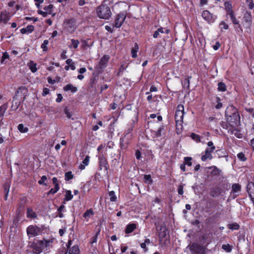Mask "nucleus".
Wrapping results in <instances>:
<instances>
[{"label":"nucleus","instance_id":"1","mask_svg":"<svg viewBox=\"0 0 254 254\" xmlns=\"http://www.w3.org/2000/svg\"><path fill=\"white\" fill-rule=\"evenodd\" d=\"M225 116L227 122L231 126L234 127L237 125L240 117L237 109L234 106H229L227 107L225 111Z\"/></svg>","mask_w":254,"mask_h":254},{"label":"nucleus","instance_id":"2","mask_svg":"<svg viewBox=\"0 0 254 254\" xmlns=\"http://www.w3.org/2000/svg\"><path fill=\"white\" fill-rule=\"evenodd\" d=\"M96 13L98 17L104 19H109L112 15L110 7L106 4H101L98 6Z\"/></svg>","mask_w":254,"mask_h":254},{"label":"nucleus","instance_id":"3","mask_svg":"<svg viewBox=\"0 0 254 254\" xmlns=\"http://www.w3.org/2000/svg\"><path fill=\"white\" fill-rule=\"evenodd\" d=\"M184 115V107L182 105H179L175 114V120L177 127L181 126Z\"/></svg>","mask_w":254,"mask_h":254},{"label":"nucleus","instance_id":"4","mask_svg":"<svg viewBox=\"0 0 254 254\" xmlns=\"http://www.w3.org/2000/svg\"><path fill=\"white\" fill-rule=\"evenodd\" d=\"M242 25L246 29H249L252 23V16L250 12L246 11L242 19Z\"/></svg>","mask_w":254,"mask_h":254},{"label":"nucleus","instance_id":"5","mask_svg":"<svg viewBox=\"0 0 254 254\" xmlns=\"http://www.w3.org/2000/svg\"><path fill=\"white\" fill-rule=\"evenodd\" d=\"M26 231L29 237H35L42 233V229L37 226L30 225L28 227Z\"/></svg>","mask_w":254,"mask_h":254},{"label":"nucleus","instance_id":"6","mask_svg":"<svg viewBox=\"0 0 254 254\" xmlns=\"http://www.w3.org/2000/svg\"><path fill=\"white\" fill-rule=\"evenodd\" d=\"M31 248H32L33 253L36 254H40L44 250L43 244L41 240L32 243Z\"/></svg>","mask_w":254,"mask_h":254},{"label":"nucleus","instance_id":"7","mask_svg":"<svg viewBox=\"0 0 254 254\" xmlns=\"http://www.w3.org/2000/svg\"><path fill=\"white\" fill-rule=\"evenodd\" d=\"M190 249L192 254H205V248L196 244H192Z\"/></svg>","mask_w":254,"mask_h":254},{"label":"nucleus","instance_id":"8","mask_svg":"<svg viewBox=\"0 0 254 254\" xmlns=\"http://www.w3.org/2000/svg\"><path fill=\"white\" fill-rule=\"evenodd\" d=\"M202 16L209 23L214 22L216 19V16L212 15L208 10H204L202 13Z\"/></svg>","mask_w":254,"mask_h":254},{"label":"nucleus","instance_id":"9","mask_svg":"<svg viewBox=\"0 0 254 254\" xmlns=\"http://www.w3.org/2000/svg\"><path fill=\"white\" fill-rule=\"evenodd\" d=\"M247 189L251 199L254 203V184L252 182L249 183L247 186Z\"/></svg>","mask_w":254,"mask_h":254},{"label":"nucleus","instance_id":"10","mask_svg":"<svg viewBox=\"0 0 254 254\" xmlns=\"http://www.w3.org/2000/svg\"><path fill=\"white\" fill-rule=\"evenodd\" d=\"M55 239L54 238H50L47 240H41L43 244L44 250L45 251H48L52 247V244L53 243Z\"/></svg>","mask_w":254,"mask_h":254},{"label":"nucleus","instance_id":"11","mask_svg":"<svg viewBox=\"0 0 254 254\" xmlns=\"http://www.w3.org/2000/svg\"><path fill=\"white\" fill-rule=\"evenodd\" d=\"M125 18L124 14H118L116 18L114 26L116 28L120 27L125 21Z\"/></svg>","mask_w":254,"mask_h":254},{"label":"nucleus","instance_id":"12","mask_svg":"<svg viewBox=\"0 0 254 254\" xmlns=\"http://www.w3.org/2000/svg\"><path fill=\"white\" fill-rule=\"evenodd\" d=\"M212 151L209 150V148H206L205 150L204 154L202 153L201 160L202 161H205L207 159L211 160L212 158L211 153Z\"/></svg>","mask_w":254,"mask_h":254},{"label":"nucleus","instance_id":"13","mask_svg":"<svg viewBox=\"0 0 254 254\" xmlns=\"http://www.w3.org/2000/svg\"><path fill=\"white\" fill-rule=\"evenodd\" d=\"M170 31L169 29H167V28H162V27H160L158 29V30L157 31H156L154 34H153V38H158L160 34L161 33H165L166 34H168L169 33Z\"/></svg>","mask_w":254,"mask_h":254},{"label":"nucleus","instance_id":"14","mask_svg":"<svg viewBox=\"0 0 254 254\" xmlns=\"http://www.w3.org/2000/svg\"><path fill=\"white\" fill-rule=\"evenodd\" d=\"M109 59L110 57L108 55H105L100 59L99 65L101 68H103L106 66Z\"/></svg>","mask_w":254,"mask_h":254},{"label":"nucleus","instance_id":"15","mask_svg":"<svg viewBox=\"0 0 254 254\" xmlns=\"http://www.w3.org/2000/svg\"><path fill=\"white\" fill-rule=\"evenodd\" d=\"M34 30V27L33 25H28L25 28H22L20 30V32L22 34H29L32 33Z\"/></svg>","mask_w":254,"mask_h":254},{"label":"nucleus","instance_id":"16","mask_svg":"<svg viewBox=\"0 0 254 254\" xmlns=\"http://www.w3.org/2000/svg\"><path fill=\"white\" fill-rule=\"evenodd\" d=\"M64 90L65 91H70L72 93H75L77 91V88L72 84H68L64 87Z\"/></svg>","mask_w":254,"mask_h":254},{"label":"nucleus","instance_id":"17","mask_svg":"<svg viewBox=\"0 0 254 254\" xmlns=\"http://www.w3.org/2000/svg\"><path fill=\"white\" fill-rule=\"evenodd\" d=\"M9 16L6 12H1L0 15V21L6 23L9 20Z\"/></svg>","mask_w":254,"mask_h":254},{"label":"nucleus","instance_id":"18","mask_svg":"<svg viewBox=\"0 0 254 254\" xmlns=\"http://www.w3.org/2000/svg\"><path fill=\"white\" fill-rule=\"evenodd\" d=\"M136 228V225L134 223L130 224L127 225L125 230L126 234L131 233Z\"/></svg>","mask_w":254,"mask_h":254},{"label":"nucleus","instance_id":"19","mask_svg":"<svg viewBox=\"0 0 254 254\" xmlns=\"http://www.w3.org/2000/svg\"><path fill=\"white\" fill-rule=\"evenodd\" d=\"M29 69L31 71L34 73L37 70V68L36 67L37 64L33 61H30L27 64Z\"/></svg>","mask_w":254,"mask_h":254},{"label":"nucleus","instance_id":"20","mask_svg":"<svg viewBox=\"0 0 254 254\" xmlns=\"http://www.w3.org/2000/svg\"><path fill=\"white\" fill-rule=\"evenodd\" d=\"M241 190V186L238 184H235L232 186V192L236 195L238 194Z\"/></svg>","mask_w":254,"mask_h":254},{"label":"nucleus","instance_id":"21","mask_svg":"<svg viewBox=\"0 0 254 254\" xmlns=\"http://www.w3.org/2000/svg\"><path fill=\"white\" fill-rule=\"evenodd\" d=\"M230 17V19L231 21H232L233 23L235 25H238L239 27H240V25L239 24V21L236 19L235 16L234 14V12H231L230 13H228V14Z\"/></svg>","mask_w":254,"mask_h":254},{"label":"nucleus","instance_id":"22","mask_svg":"<svg viewBox=\"0 0 254 254\" xmlns=\"http://www.w3.org/2000/svg\"><path fill=\"white\" fill-rule=\"evenodd\" d=\"M69 254H79V250L78 247L76 245L73 246L69 250Z\"/></svg>","mask_w":254,"mask_h":254},{"label":"nucleus","instance_id":"23","mask_svg":"<svg viewBox=\"0 0 254 254\" xmlns=\"http://www.w3.org/2000/svg\"><path fill=\"white\" fill-rule=\"evenodd\" d=\"M27 216L28 218H34L36 217L37 215L35 212L31 208H28L27 210Z\"/></svg>","mask_w":254,"mask_h":254},{"label":"nucleus","instance_id":"24","mask_svg":"<svg viewBox=\"0 0 254 254\" xmlns=\"http://www.w3.org/2000/svg\"><path fill=\"white\" fill-rule=\"evenodd\" d=\"M167 233V230L166 228L164 227H161L160 229V232H159V236L160 238L165 237Z\"/></svg>","mask_w":254,"mask_h":254},{"label":"nucleus","instance_id":"25","mask_svg":"<svg viewBox=\"0 0 254 254\" xmlns=\"http://www.w3.org/2000/svg\"><path fill=\"white\" fill-rule=\"evenodd\" d=\"M73 198V195L71 194V191L70 190H66L65 197L64 198V201H69L71 200Z\"/></svg>","mask_w":254,"mask_h":254},{"label":"nucleus","instance_id":"26","mask_svg":"<svg viewBox=\"0 0 254 254\" xmlns=\"http://www.w3.org/2000/svg\"><path fill=\"white\" fill-rule=\"evenodd\" d=\"M138 48L139 47L138 45L135 43L134 48L131 50V56L132 58H135L137 57V53L138 52Z\"/></svg>","mask_w":254,"mask_h":254},{"label":"nucleus","instance_id":"27","mask_svg":"<svg viewBox=\"0 0 254 254\" xmlns=\"http://www.w3.org/2000/svg\"><path fill=\"white\" fill-rule=\"evenodd\" d=\"M79 44V42L77 40L71 39V44L69 46V47L70 48L76 49L78 47Z\"/></svg>","mask_w":254,"mask_h":254},{"label":"nucleus","instance_id":"28","mask_svg":"<svg viewBox=\"0 0 254 254\" xmlns=\"http://www.w3.org/2000/svg\"><path fill=\"white\" fill-rule=\"evenodd\" d=\"M65 62H66V64L68 65H69V67H70V68L71 70H74L75 69V66L74 63L71 59H68Z\"/></svg>","mask_w":254,"mask_h":254},{"label":"nucleus","instance_id":"29","mask_svg":"<svg viewBox=\"0 0 254 254\" xmlns=\"http://www.w3.org/2000/svg\"><path fill=\"white\" fill-rule=\"evenodd\" d=\"M94 213L93 210L91 209H90L86 211L84 214H83V217L86 219H88L90 218L91 216L93 215Z\"/></svg>","mask_w":254,"mask_h":254},{"label":"nucleus","instance_id":"30","mask_svg":"<svg viewBox=\"0 0 254 254\" xmlns=\"http://www.w3.org/2000/svg\"><path fill=\"white\" fill-rule=\"evenodd\" d=\"M109 196L111 201L114 202L117 200V198L115 194V192L114 191H110L109 192Z\"/></svg>","mask_w":254,"mask_h":254},{"label":"nucleus","instance_id":"31","mask_svg":"<svg viewBox=\"0 0 254 254\" xmlns=\"http://www.w3.org/2000/svg\"><path fill=\"white\" fill-rule=\"evenodd\" d=\"M164 130V127H160L157 131H154V135L156 137H160L162 134V131Z\"/></svg>","mask_w":254,"mask_h":254},{"label":"nucleus","instance_id":"32","mask_svg":"<svg viewBox=\"0 0 254 254\" xmlns=\"http://www.w3.org/2000/svg\"><path fill=\"white\" fill-rule=\"evenodd\" d=\"M218 90L219 91L224 92L226 90V86L223 82H219L218 84Z\"/></svg>","mask_w":254,"mask_h":254},{"label":"nucleus","instance_id":"33","mask_svg":"<svg viewBox=\"0 0 254 254\" xmlns=\"http://www.w3.org/2000/svg\"><path fill=\"white\" fill-rule=\"evenodd\" d=\"M18 129L22 133L27 132L28 130V128L24 127L23 125L22 124H20L18 126Z\"/></svg>","mask_w":254,"mask_h":254},{"label":"nucleus","instance_id":"34","mask_svg":"<svg viewBox=\"0 0 254 254\" xmlns=\"http://www.w3.org/2000/svg\"><path fill=\"white\" fill-rule=\"evenodd\" d=\"M224 5L225 9L227 11V14H228V13H230V11L233 12V11L232 10V5L229 2H226L224 4Z\"/></svg>","mask_w":254,"mask_h":254},{"label":"nucleus","instance_id":"35","mask_svg":"<svg viewBox=\"0 0 254 254\" xmlns=\"http://www.w3.org/2000/svg\"><path fill=\"white\" fill-rule=\"evenodd\" d=\"M222 249L227 253H230L232 251V247L229 244L223 245L222 246Z\"/></svg>","mask_w":254,"mask_h":254},{"label":"nucleus","instance_id":"36","mask_svg":"<svg viewBox=\"0 0 254 254\" xmlns=\"http://www.w3.org/2000/svg\"><path fill=\"white\" fill-rule=\"evenodd\" d=\"M210 169L212 170L211 173L214 175H217L219 174L220 170L215 166H212L209 168Z\"/></svg>","mask_w":254,"mask_h":254},{"label":"nucleus","instance_id":"37","mask_svg":"<svg viewBox=\"0 0 254 254\" xmlns=\"http://www.w3.org/2000/svg\"><path fill=\"white\" fill-rule=\"evenodd\" d=\"M144 179L145 180V183L148 184H151L152 183V180L151 179V177L150 175H145L144 176Z\"/></svg>","mask_w":254,"mask_h":254},{"label":"nucleus","instance_id":"38","mask_svg":"<svg viewBox=\"0 0 254 254\" xmlns=\"http://www.w3.org/2000/svg\"><path fill=\"white\" fill-rule=\"evenodd\" d=\"M229 229L231 230H238L239 229V225L237 223L230 224L228 225Z\"/></svg>","mask_w":254,"mask_h":254},{"label":"nucleus","instance_id":"39","mask_svg":"<svg viewBox=\"0 0 254 254\" xmlns=\"http://www.w3.org/2000/svg\"><path fill=\"white\" fill-rule=\"evenodd\" d=\"M191 158L189 157H186L184 158V164L188 165L189 166H190L192 164L191 162Z\"/></svg>","mask_w":254,"mask_h":254},{"label":"nucleus","instance_id":"40","mask_svg":"<svg viewBox=\"0 0 254 254\" xmlns=\"http://www.w3.org/2000/svg\"><path fill=\"white\" fill-rule=\"evenodd\" d=\"M49 43L48 40H45L44 41L43 44L41 45V48L43 49V51H47L48 50L47 45Z\"/></svg>","mask_w":254,"mask_h":254},{"label":"nucleus","instance_id":"41","mask_svg":"<svg viewBox=\"0 0 254 254\" xmlns=\"http://www.w3.org/2000/svg\"><path fill=\"white\" fill-rule=\"evenodd\" d=\"M73 178V175L71 172H67L65 174V180L69 181Z\"/></svg>","mask_w":254,"mask_h":254},{"label":"nucleus","instance_id":"42","mask_svg":"<svg viewBox=\"0 0 254 254\" xmlns=\"http://www.w3.org/2000/svg\"><path fill=\"white\" fill-rule=\"evenodd\" d=\"M37 12L39 14L42 15L44 17H47L48 14H51V12L43 11L41 10H38Z\"/></svg>","mask_w":254,"mask_h":254},{"label":"nucleus","instance_id":"43","mask_svg":"<svg viewBox=\"0 0 254 254\" xmlns=\"http://www.w3.org/2000/svg\"><path fill=\"white\" fill-rule=\"evenodd\" d=\"M237 157L239 158V159L242 161H245L246 160V158L245 157V154L242 153L240 152L237 154Z\"/></svg>","mask_w":254,"mask_h":254},{"label":"nucleus","instance_id":"44","mask_svg":"<svg viewBox=\"0 0 254 254\" xmlns=\"http://www.w3.org/2000/svg\"><path fill=\"white\" fill-rule=\"evenodd\" d=\"M9 55L7 52H4L3 53V55L1 60V63H3L5 61L8 59H9Z\"/></svg>","mask_w":254,"mask_h":254},{"label":"nucleus","instance_id":"45","mask_svg":"<svg viewBox=\"0 0 254 254\" xmlns=\"http://www.w3.org/2000/svg\"><path fill=\"white\" fill-rule=\"evenodd\" d=\"M4 192H5V199H6L9 190V186L8 185H5L4 186Z\"/></svg>","mask_w":254,"mask_h":254},{"label":"nucleus","instance_id":"46","mask_svg":"<svg viewBox=\"0 0 254 254\" xmlns=\"http://www.w3.org/2000/svg\"><path fill=\"white\" fill-rule=\"evenodd\" d=\"M246 3H247L250 9H252L254 7V3L253 0H246Z\"/></svg>","mask_w":254,"mask_h":254},{"label":"nucleus","instance_id":"47","mask_svg":"<svg viewBox=\"0 0 254 254\" xmlns=\"http://www.w3.org/2000/svg\"><path fill=\"white\" fill-rule=\"evenodd\" d=\"M47 178L46 176H43L41 179L38 181V184L40 185H46L44 182L47 180Z\"/></svg>","mask_w":254,"mask_h":254},{"label":"nucleus","instance_id":"48","mask_svg":"<svg viewBox=\"0 0 254 254\" xmlns=\"http://www.w3.org/2000/svg\"><path fill=\"white\" fill-rule=\"evenodd\" d=\"M191 138L196 141H200V137L198 135L194 133H191Z\"/></svg>","mask_w":254,"mask_h":254},{"label":"nucleus","instance_id":"49","mask_svg":"<svg viewBox=\"0 0 254 254\" xmlns=\"http://www.w3.org/2000/svg\"><path fill=\"white\" fill-rule=\"evenodd\" d=\"M99 234H100V230H98V232L96 233L95 236L92 238V239L91 241V243L92 244L97 242V237H98V236L99 235Z\"/></svg>","mask_w":254,"mask_h":254},{"label":"nucleus","instance_id":"50","mask_svg":"<svg viewBox=\"0 0 254 254\" xmlns=\"http://www.w3.org/2000/svg\"><path fill=\"white\" fill-rule=\"evenodd\" d=\"M207 145L209 147H210V148H209V150L213 152L214 151V150L215 149V146H214L213 143L212 141H209L207 143Z\"/></svg>","mask_w":254,"mask_h":254},{"label":"nucleus","instance_id":"51","mask_svg":"<svg viewBox=\"0 0 254 254\" xmlns=\"http://www.w3.org/2000/svg\"><path fill=\"white\" fill-rule=\"evenodd\" d=\"M89 163V157L88 156H86L85 158L83 159L82 162L85 166H87Z\"/></svg>","mask_w":254,"mask_h":254},{"label":"nucleus","instance_id":"52","mask_svg":"<svg viewBox=\"0 0 254 254\" xmlns=\"http://www.w3.org/2000/svg\"><path fill=\"white\" fill-rule=\"evenodd\" d=\"M64 113L66 115V117L70 119L72 116V114L69 112L68 109L65 107L64 109Z\"/></svg>","mask_w":254,"mask_h":254},{"label":"nucleus","instance_id":"53","mask_svg":"<svg viewBox=\"0 0 254 254\" xmlns=\"http://www.w3.org/2000/svg\"><path fill=\"white\" fill-rule=\"evenodd\" d=\"M53 7V5L52 4H50L49 5L46 6L44 7V9L45 11H49L52 12V9Z\"/></svg>","mask_w":254,"mask_h":254},{"label":"nucleus","instance_id":"54","mask_svg":"<svg viewBox=\"0 0 254 254\" xmlns=\"http://www.w3.org/2000/svg\"><path fill=\"white\" fill-rule=\"evenodd\" d=\"M220 26L221 28L224 29H227L228 28V25L224 22H222L220 24Z\"/></svg>","mask_w":254,"mask_h":254},{"label":"nucleus","instance_id":"55","mask_svg":"<svg viewBox=\"0 0 254 254\" xmlns=\"http://www.w3.org/2000/svg\"><path fill=\"white\" fill-rule=\"evenodd\" d=\"M49 92H50V90L48 88H44L43 90L42 95L43 96H45L49 93Z\"/></svg>","mask_w":254,"mask_h":254},{"label":"nucleus","instance_id":"56","mask_svg":"<svg viewBox=\"0 0 254 254\" xmlns=\"http://www.w3.org/2000/svg\"><path fill=\"white\" fill-rule=\"evenodd\" d=\"M146 94L148 95L147 97V100L149 103L152 102V95L151 94H150L149 92H147L146 93Z\"/></svg>","mask_w":254,"mask_h":254},{"label":"nucleus","instance_id":"57","mask_svg":"<svg viewBox=\"0 0 254 254\" xmlns=\"http://www.w3.org/2000/svg\"><path fill=\"white\" fill-rule=\"evenodd\" d=\"M183 187L182 186H180L178 188V193L180 195L183 194Z\"/></svg>","mask_w":254,"mask_h":254},{"label":"nucleus","instance_id":"58","mask_svg":"<svg viewBox=\"0 0 254 254\" xmlns=\"http://www.w3.org/2000/svg\"><path fill=\"white\" fill-rule=\"evenodd\" d=\"M62 99H63L62 95L61 94H59L58 95L57 98L56 99V101L58 103H60V102H61L62 101Z\"/></svg>","mask_w":254,"mask_h":254},{"label":"nucleus","instance_id":"59","mask_svg":"<svg viewBox=\"0 0 254 254\" xmlns=\"http://www.w3.org/2000/svg\"><path fill=\"white\" fill-rule=\"evenodd\" d=\"M220 47V44L219 42H216V44L213 46V48L214 50H218Z\"/></svg>","mask_w":254,"mask_h":254},{"label":"nucleus","instance_id":"60","mask_svg":"<svg viewBox=\"0 0 254 254\" xmlns=\"http://www.w3.org/2000/svg\"><path fill=\"white\" fill-rule=\"evenodd\" d=\"M135 156L137 159H140L141 158V153L139 150H136L135 152Z\"/></svg>","mask_w":254,"mask_h":254},{"label":"nucleus","instance_id":"61","mask_svg":"<svg viewBox=\"0 0 254 254\" xmlns=\"http://www.w3.org/2000/svg\"><path fill=\"white\" fill-rule=\"evenodd\" d=\"M57 191H58V190H57L55 188H52L48 192V194H55Z\"/></svg>","mask_w":254,"mask_h":254},{"label":"nucleus","instance_id":"62","mask_svg":"<svg viewBox=\"0 0 254 254\" xmlns=\"http://www.w3.org/2000/svg\"><path fill=\"white\" fill-rule=\"evenodd\" d=\"M64 207H64V205H61L59 207V208L58 209L59 212H64Z\"/></svg>","mask_w":254,"mask_h":254},{"label":"nucleus","instance_id":"63","mask_svg":"<svg viewBox=\"0 0 254 254\" xmlns=\"http://www.w3.org/2000/svg\"><path fill=\"white\" fill-rule=\"evenodd\" d=\"M105 28L108 32H112L113 31L112 28L110 26L106 25L105 26Z\"/></svg>","mask_w":254,"mask_h":254},{"label":"nucleus","instance_id":"64","mask_svg":"<svg viewBox=\"0 0 254 254\" xmlns=\"http://www.w3.org/2000/svg\"><path fill=\"white\" fill-rule=\"evenodd\" d=\"M67 30L70 33H72L73 31H74L75 28L74 26H70L69 28H67Z\"/></svg>","mask_w":254,"mask_h":254}]
</instances>
